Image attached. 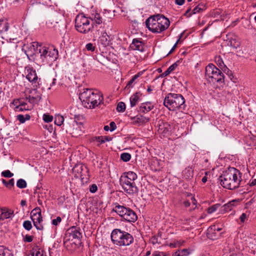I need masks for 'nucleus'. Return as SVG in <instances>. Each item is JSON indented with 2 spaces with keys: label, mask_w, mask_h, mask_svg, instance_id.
<instances>
[{
  "label": "nucleus",
  "mask_w": 256,
  "mask_h": 256,
  "mask_svg": "<svg viewBox=\"0 0 256 256\" xmlns=\"http://www.w3.org/2000/svg\"><path fill=\"white\" fill-rule=\"evenodd\" d=\"M241 174L237 169L230 168L220 177V184L224 188L229 190L236 188L239 187L241 182Z\"/></svg>",
  "instance_id": "f257e3e1"
},
{
  "label": "nucleus",
  "mask_w": 256,
  "mask_h": 256,
  "mask_svg": "<svg viewBox=\"0 0 256 256\" xmlns=\"http://www.w3.org/2000/svg\"><path fill=\"white\" fill-rule=\"evenodd\" d=\"M146 28L153 33H160L166 30L170 24L169 20L163 15L150 16L146 21Z\"/></svg>",
  "instance_id": "f03ea898"
},
{
  "label": "nucleus",
  "mask_w": 256,
  "mask_h": 256,
  "mask_svg": "<svg viewBox=\"0 0 256 256\" xmlns=\"http://www.w3.org/2000/svg\"><path fill=\"white\" fill-rule=\"evenodd\" d=\"M79 98L84 106L87 108H94L100 104L103 100L100 93H94L92 90H86L80 94Z\"/></svg>",
  "instance_id": "7ed1b4c3"
},
{
  "label": "nucleus",
  "mask_w": 256,
  "mask_h": 256,
  "mask_svg": "<svg viewBox=\"0 0 256 256\" xmlns=\"http://www.w3.org/2000/svg\"><path fill=\"white\" fill-rule=\"evenodd\" d=\"M164 105L172 111L176 109L184 110L186 107L185 100L180 94L169 93L164 100Z\"/></svg>",
  "instance_id": "20e7f679"
},
{
  "label": "nucleus",
  "mask_w": 256,
  "mask_h": 256,
  "mask_svg": "<svg viewBox=\"0 0 256 256\" xmlns=\"http://www.w3.org/2000/svg\"><path fill=\"white\" fill-rule=\"evenodd\" d=\"M110 237L113 244L120 246H128L134 242L132 234L118 228L112 231Z\"/></svg>",
  "instance_id": "39448f33"
},
{
  "label": "nucleus",
  "mask_w": 256,
  "mask_h": 256,
  "mask_svg": "<svg viewBox=\"0 0 256 256\" xmlns=\"http://www.w3.org/2000/svg\"><path fill=\"white\" fill-rule=\"evenodd\" d=\"M205 76L206 79L211 82H224V74L212 64H208L206 67Z\"/></svg>",
  "instance_id": "423d86ee"
},
{
  "label": "nucleus",
  "mask_w": 256,
  "mask_h": 256,
  "mask_svg": "<svg viewBox=\"0 0 256 256\" xmlns=\"http://www.w3.org/2000/svg\"><path fill=\"white\" fill-rule=\"evenodd\" d=\"M75 27L80 32L86 34L91 30L93 28V24H90V20L88 17H86L84 14H80L76 16L75 19Z\"/></svg>",
  "instance_id": "0eeeda50"
},
{
  "label": "nucleus",
  "mask_w": 256,
  "mask_h": 256,
  "mask_svg": "<svg viewBox=\"0 0 256 256\" xmlns=\"http://www.w3.org/2000/svg\"><path fill=\"white\" fill-rule=\"evenodd\" d=\"M40 59L44 64H48L55 60L58 56V52L55 48L42 47L39 49Z\"/></svg>",
  "instance_id": "6e6552de"
},
{
  "label": "nucleus",
  "mask_w": 256,
  "mask_h": 256,
  "mask_svg": "<svg viewBox=\"0 0 256 256\" xmlns=\"http://www.w3.org/2000/svg\"><path fill=\"white\" fill-rule=\"evenodd\" d=\"M82 237V234L80 232V228L76 227H72L68 230L64 238V243L66 247H68L69 244H76L79 242Z\"/></svg>",
  "instance_id": "1a4fd4ad"
},
{
  "label": "nucleus",
  "mask_w": 256,
  "mask_h": 256,
  "mask_svg": "<svg viewBox=\"0 0 256 256\" xmlns=\"http://www.w3.org/2000/svg\"><path fill=\"white\" fill-rule=\"evenodd\" d=\"M114 211L124 220L128 222H134L138 219L136 212L128 208L118 205L115 207Z\"/></svg>",
  "instance_id": "9d476101"
},
{
  "label": "nucleus",
  "mask_w": 256,
  "mask_h": 256,
  "mask_svg": "<svg viewBox=\"0 0 256 256\" xmlns=\"http://www.w3.org/2000/svg\"><path fill=\"white\" fill-rule=\"evenodd\" d=\"M19 28L14 26L9 28V24L6 19H0V34L6 32L10 40H16L18 34Z\"/></svg>",
  "instance_id": "9b49d317"
},
{
  "label": "nucleus",
  "mask_w": 256,
  "mask_h": 256,
  "mask_svg": "<svg viewBox=\"0 0 256 256\" xmlns=\"http://www.w3.org/2000/svg\"><path fill=\"white\" fill-rule=\"evenodd\" d=\"M120 184L124 191L130 195L137 194L138 188L135 182L128 181V180H120Z\"/></svg>",
  "instance_id": "f8f14e48"
},
{
  "label": "nucleus",
  "mask_w": 256,
  "mask_h": 256,
  "mask_svg": "<svg viewBox=\"0 0 256 256\" xmlns=\"http://www.w3.org/2000/svg\"><path fill=\"white\" fill-rule=\"evenodd\" d=\"M222 228L216 226H211L208 228L207 236L212 240H217L221 236V233L220 232Z\"/></svg>",
  "instance_id": "ddd939ff"
},
{
  "label": "nucleus",
  "mask_w": 256,
  "mask_h": 256,
  "mask_svg": "<svg viewBox=\"0 0 256 256\" xmlns=\"http://www.w3.org/2000/svg\"><path fill=\"white\" fill-rule=\"evenodd\" d=\"M82 124L83 122H80V124H72V128H69L68 132L72 136L77 138L82 134L84 132Z\"/></svg>",
  "instance_id": "4468645a"
},
{
  "label": "nucleus",
  "mask_w": 256,
  "mask_h": 256,
  "mask_svg": "<svg viewBox=\"0 0 256 256\" xmlns=\"http://www.w3.org/2000/svg\"><path fill=\"white\" fill-rule=\"evenodd\" d=\"M72 170L77 177H80L81 178L83 179L84 178L85 173L88 172V169L85 165L78 164L74 167Z\"/></svg>",
  "instance_id": "2eb2a0df"
},
{
  "label": "nucleus",
  "mask_w": 256,
  "mask_h": 256,
  "mask_svg": "<svg viewBox=\"0 0 256 256\" xmlns=\"http://www.w3.org/2000/svg\"><path fill=\"white\" fill-rule=\"evenodd\" d=\"M133 50H137L142 52L144 50V42L138 38H134L130 46Z\"/></svg>",
  "instance_id": "dca6fc26"
},
{
  "label": "nucleus",
  "mask_w": 256,
  "mask_h": 256,
  "mask_svg": "<svg viewBox=\"0 0 256 256\" xmlns=\"http://www.w3.org/2000/svg\"><path fill=\"white\" fill-rule=\"evenodd\" d=\"M27 75L26 78L33 84L38 83V77L37 76L36 70L30 68H26Z\"/></svg>",
  "instance_id": "f3484780"
},
{
  "label": "nucleus",
  "mask_w": 256,
  "mask_h": 256,
  "mask_svg": "<svg viewBox=\"0 0 256 256\" xmlns=\"http://www.w3.org/2000/svg\"><path fill=\"white\" fill-rule=\"evenodd\" d=\"M31 219L33 222L34 226L38 230H42L43 229V226L41 224L42 221V214L30 216Z\"/></svg>",
  "instance_id": "a211bd4d"
},
{
  "label": "nucleus",
  "mask_w": 256,
  "mask_h": 256,
  "mask_svg": "<svg viewBox=\"0 0 256 256\" xmlns=\"http://www.w3.org/2000/svg\"><path fill=\"white\" fill-rule=\"evenodd\" d=\"M154 108L151 102H145L140 104L139 106L138 112L142 113H147L152 110Z\"/></svg>",
  "instance_id": "6ab92c4d"
},
{
  "label": "nucleus",
  "mask_w": 256,
  "mask_h": 256,
  "mask_svg": "<svg viewBox=\"0 0 256 256\" xmlns=\"http://www.w3.org/2000/svg\"><path fill=\"white\" fill-rule=\"evenodd\" d=\"M0 220H4L10 218L14 214V211L6 208H0Z\"/></svg>",
  "instance_id": "aec40b11"
},
{
  "label": "nucleus",
  "mask_w": 256,
  "mask_h": 256,
  "mask_svg": "<svg viewBox=\"0 0 256 256\" xmlns=\"http://www.w3.org/2000/svg\"><path fill=\"white\" fill-rule=\"evenodd\" d=\"M88 18L90 20L93 22L92 24L95 23L100 24L102 22V18L100 14L96 12L92 13Z\"/></svg>",
  "instance_id": "412c9836"
},
{
  "label": "nucleus",
  "mask_w": 256,
  "mask_h": 256,
  "mask_svg": "<svg viewBox=\"0 0 256 256\" xmlns=\"http://www.w3.org/2000/svg\"><path fill=\"white\" fill-rule=\"evenodd\" d=\"M36 94L34 96H26V98L28 100V102L32 104H38L40 100H41V96L39 92L37 91H35Z\"/></svg>",
  "instance_id": "4be33fe9"
},
{
  "label": "nucleus",
  "mask_w": 256,
  "mask_h": 256,
  "mask_svg": "<svg viewBox=\"0 0 256 256\" xmlns=\"http://www.w3.org/2000/svg\"><path fill=\"white\" fill-rule=\"evenodd\" d=\"M140 92H138L133 94L130 98V104L131 107L134 106L140 100V98L142 96Z\"/></svg>",
  "instance_id": "5701e85b"
},
{
  "label": "nucleus",
  "mask_w": 256,
  "mask_h": 256,
  "mask_svg": "<svg viewBox=\"0 0 256 256\" xmlns=\"http://www.w3.org/2000/svg\"><path fill=\"white\" fill-rule=\"evenodd\" d=\"M136 174L133 172H128L126 174V175L120 178V180H128V181L134 182L137 179Z\"/></svg>",
  "instance_id": "b1692460"
},
{
  "label": "nucleus",
  "mask_w": 256,
  "mask_h": 256,
  "mask_svg": "<svg viewBox=\"0 0 256 256\" xmlns=\"http://www.w3.org/2000/svg\"><path fill=\"white\" fill-rule=\"evenodd\" d=\"M110 37L106 32H103L102 35L99 38V42L100 44L104 47L107 46L110 42Z\"/></svg>",
  "instance_id": "393cba45"
},
{
  "label": "nucleus",
  "mask_w": 256,
  "mask_h": 256,
  "mask_svg": "<svg viewBox=\"0 0 256 256\" xmlns=\"http://www.w3.org/2000/svg\"><path fill=\"white\" fill-rule=\"evenodd\" d=\"M32 106H28L27 104H18L14 110L16 112H20L25 110H30L32 108Z\"/></svg>",
  "instance_id": "a878e982"
},
{
  "label": "nucleus",
  "mask_w": 256,
  "mask_h": 256,
  "mask_svg": "<svg viewBox=\"0 0 256 256\" xmlns=\"http://www.w3.org/2000/svg\"><path fill=\"white\" fill-rule=\"evenodd\" d=\"M206 8V4L200 3L194 8L192 10V14L199 13L204 10Z\"/></svg>",
  "instance_id": "bb28decb"
},
{
  "label": "nucleus",
  "mask_w": 256,
  "mask_h": 256,
  "mask_svg": "<svg viewBox=\"0 0 256 256\" xmlns=\"http://www.w3.org/2000/svg\"><path fill=\"white\" fill-rule=\"evenodd\" d=\"M136 122L140 124H144L148 122L150 120V118L146 117L143 116H137L134 118Z\"/></svg>",
  "instance_id": "cd10ccee"
},
{
  "label": "nucleus",
  "mask_w": 256,
  "mask_h": 256,
  "mask_svg": "<svg viewBox=\"0 0 256 256\" xmlns=\"http://www.w3.org/2000/svg\"><path fill=\"white\" fill-rule=\"evenodd\" d=\"M142 74V72H139L134 76L131 80L128 82V84L125 87V89L130 88H132L133 86L132 84L135 82V80L139 78L141 74Z\"/></svg>",
  "instance_id": "c85d7f7f"
},
{
  "label": "nucleus",
  "mask_w": 256,
  "mask_h": 256,
  "mask_svg": "<svg viewBox=\"0 0 256 256\" xmlns=\"http://www.w3.org/2000/svg\"><path fill=\"white\" fill-rule=\"evenodd\" d=\"M238 202V201L236 200H232L227 204L224 205V210L226 212H228L232 210V208L236 206V204Z\"/></svg>",
  "instance_id": "c756f323"
},
{
  "label": "nucleus",
  "mask_w": 256,
  "mask_h": 256,
  "mask_svg": "<svg viewBox=\"0 0 256 256\" xmlns=\"http://www.w3.org/2000/svg\"><path fill=\"white\" fill-rule=\"evenodd\" d=\"M28 256H44L43 250L38 248H34Z\"/></svg>",
  "instance_id": "7c9ffc66"
},
{
  "label": "nucleus",
  "mask_w": 256,
  "mask_h": 256,
  "mask_svg": "<svg viewBox=\"0 0 256 256\" xmlns=\"http://www.w3.org/2000/svg\"><path fill=\"white\" fill-rule=\"evenodd\" d=\"M178 62H174L170 66H169V68L162 74V76H168L171 72L174 71L178 66Z\"/></svg>",
  "instance_id": "2f4dec72"
},
{
  "label": "nucleus",
  "mask_w": 256,
  "mask_h": 256,
  "mask_svg": "<svg viewBox=\"0 0 256 256\" xmlns=\"http://www.w3.org/2000/svg\"><path fill=\"white\" fill-rule=\"evenodd\" d=\"M16 117V120L22 124L25 122L26 120H30V116L28 114H26L25 115L18 114Z\"/></svg>",
  "instance_id": "473e14b6"
},
{
  "label": "nucleus",
  "mask_w": 256,
  "mask_h": 256,
  "mask_svg": "<svg viewBox=\"0 0 256 256\" xmlns=\"http://www.w3.org/2000/svg\"><path fill=\"white\" fill-rule=\"evenodd\" d=\"M0 256H13V254L3 246H0Z\"/></svg>",
  "instance_id": "72a5a7b5"
},
{
  "label": "nucleus",
  "mask_w": 256,
  "mask_h": 256,
  "mask_svg": "<svg viewBox=\"0 0 256 256\" xmlns=\"http://www.w3.org/2000/svg\"><path fill=\"white\" fill-rule=\"evenodd\" d=\"M229 44L234 48H237L240 46V42L235 38H232L229 40Z\"/></svg>",
  "instance_id": "f704fd0d"
},
{
  "label": "nucleus",
  "mask_w": 256,
  "mask_h": 256,
  "mask_svg": "<svg viewBox=\"0 0 256 256\" xmlns=\"http://www.w3.org/2000/svg\"><path fill=\"white\" fill-rule=\"evenodd\" d=\"M2 184L8 188H10L14 186V178H12L9 180L8 182H6L4 179H2Z\"/></svg>",
  "instance_id": "c9c22d12"
},
{
  "label": "nucleus",
  "mask_w": 256,
  "mask_h": 256,
  "mask_svg": "<svg viewBox=\"0 0 256 256\" xmlns=\"http://www.w3.org/2000/svg\"><path fill=\"white\" fill-rule=\"evenodd\" d=\"M16 186L20 188H24L26 187L27 184L25 180L20 178L16 182Z\"/></svg>",
  "instance_id": "e433bc0d"
},
{
  "label": "nucleus",
  "mask_w": 256,
  "mask_h": 256,
  "mask_svg": "<svg viewBox=\"0 0 256 256\" xmlns=\"http://www.w3.org/2000/svg\"><path fill=\"white\" fill-rule=\"evenodd\" d=\"M64 121V117L62 116L58 115L55 118L54 123L57 126H60L63 124Z\"/></svg>",
  "instance_id": "4c0bfd02"
},
{
  "label": "nucleus",
  "mask_w": 256,
  "mask_h": 256,
  "mask_svg": "<svg viewBox=\"0 0 256 256\" xmlns=\"http://www.w3.org/2000/svg\"><path fill=\"white\" fill-rule=\"evenodd\" d=\"M120 158L125 162L129 161L131 158V155L128 152L122 153L120 155Z\"/></svg>",
  "instance_id": "58836bf2"
},
{
  "label": "nucleus",
  "mask_w": 256,
  "mask_h": 256,
  "mask_svg": "<svg viewBox=\"0 0 256 256\" xmlns=\"http://www.w3.org/2000/svg\"><path fill=\"white\" fill-rule=\"evenodd\" d=\"M126 110V104L124 102L118 103L116 107V110L118 112H124Z\"/></svg>",
  "instance_id": "ea45409f"
},
{
  "label": "nucleus",
  "mask_w": 256,
  "mask_h": 256,
  "mask_svg": "<svg viewBox=\"0 0 256 256\" xmlns=\"http://www.w3.org/2000/svg\"><path fill=\"white\" fill-rule=\"evenodd\" d=\"M220 206V204H216L212 205V206L209 207L208 208L207 212L208 214H212L216 211V210L218 209V208Z\"/></svg>",
  "instance_id": "a19ab883"
},
{
  "label": "nucleus",
  "mask_w": 256,
  "mask_h": 256,
  "mask_svg": "<svg viewBox=\"0 0 256 256\" xmlns=\"http://www.w3.org/2000/svg\"><path fill=\"white\" fill-rule=\"evenodd\" d=\"M24 228L27 230H30L32 228V222L30 220H25L23 222Z\"/></svg>",
  "instance_id": "79ce46f5"
},
{
  "label": "nucleus",
  "mask_w": 256,
  "mask_h": 256,
  "mask_svg": "<svg viewBox=\"0 0 256 256\" xmlns=\"http://www.w3.org/2000/svg\"><path fill=\"white\" fill-rule=\"evenodd\" d=\"M2 176L4 178H11L14 176V174L9 170H6L2 172Z\"/></svg>",
  "instance_id": "37998d69"
},
{
  "label": "nucleus",
  "mask_w": 256,
  "mask_h": 256,
  "mask_svg": "<svg viewBox=\"0 0 256 256\" xmlns=\"http://www.w3.org/2000/svg\"><path fill=\"white\" fill-rule=\"evenodd\" d=\"M43 120L46 122H50L53 120V116L48 114H44L43 115Z\"/></svg>",
  "instance_id": "c03bdc74"
},
{
  "label": "nucleus",
  "mask_w": 256,
  "mask_h": 256,
  "mask_svg": "<svg viewBox=\"0 0 256 256\" xmlns=\"http://www.w3.org/2000/svg\"><path fill=\"white\" fill-rule=\"evenodd\" d=\"M215 61L218 66L222 68V66H224V63L222 58L220 56L216 57L215 58Z\"/></svg>",
  "instance_id": "a18cd8bd"
},
{
  "label": "nucleus",
  "mask_w": 256,
  "mask_h": 256,
  "mask_svg": "<svg viewBox=\"0 0 256 256\" xmlns=\"http://www.w3.org/2000/svg\"><path fill=\"white\" fill-rule=\"evenodd\" d=\"M41 214V210L40 208L36 207L32 210L30 212V216H33Z\"/></svg>",
  "instance_id": "49530a36"
},
{
  "label": "nucleus",
  "mask_w": 256,
  "mask_h": 256,
  "mask_svg": "<svg viewBox=\"0 0 256 256\" xmlns=\"http://www.w3.org/2000/svg\"><path fill=\"white\" fill-rule=\"evenodd\" d=\"M86 48L88 51L94 52L96 47L92 43H88L86 45Z\"/></svg>",
  "instance_id": "de8ad7c7"
},
{
  "label": "nucleus",
  "mask_w": 256,
  "mask_h": 256,
  "mask_svg": "<svg viewBox=\"0 0 256 256\" xmlns=\"http://www.w3.org/2000/svg\"><path fill=\"white\" fill-rule=\"evenodd\" d=\"M84 120V118L82 116H75L74 120L72 121V124H75V123L80 124V122H82Z\"/></svg>",
  "instance_id": "09e8293b"
},
{
  "label": "nucleus",
  "mask_w": 256,
  "mask_h": 256,
  "mask_svg": "<svg viewBox=\"0 0 256 256\" xmlns=\"http://www.w3.org/2000/svg\"><path fill=\"white\" fill-rule=\"evenodd\" d=\"M33 240V236L26 234L24 238V241L27 242H32Z\"/></svg>",
  "instance_id": "8fccbe9b"
},
{
  "label": "nucleus",
  "mask_w": 256,
  "mask_h": 256,
  "mask_svg": "<svg viewBox=\"0 0 256 256\" xmlns=\"http://www.w3.org/2000/svg\"><path fill=\"white\" fill-rule=\"evenodd\" d=\"M62 220V218L60 216H58L56 219H54L52 220V224L54 226H57Z\"/></svg>",
  "instance_id": "3c124183"
},
{
  "label": "nucleus",
  "mask_w": 256,
  "mask_h": 256,
  "mask_svg": "<svg viewBox=\"0 0 256 256\" xmlns=\"http://www.w3.org/2000/svg\"><path fill=\"white\" fill-rule=\"evenodd\" d=\"M97 190H98V187L96 186V184H93L90 186V191L91 192L94 193V192H96L97 191Z\"/></svg>",
  "instance_id": "603ef678"
},
{
  "label": "nucleus",
  "mask_w": 256,
  "mask_h": 256,
  "mask_svg": "<svg viewBox=\"0 0 256 256\" xmlns=\"http://www.w3.org/2000/svg\"><path fill=\"white\" fill-rule=\"evenodd\" d=\"M96 140L97 142H99L100 144H103L104 142V136H100L96 138Z\"/></svg>",
  "instance_id": "864d4df0"
},
{
  "label": "nucleus",
  "mask_w": 256,
  "mask_h": 256,
  "mask_svg": "<svg viewBox=\"0 0 256 256\" xmlns=\"http://www.w3.org/2000/svg\"><path fill=\"white\" fill-rule=\"evenodd\" d=\"M110 130L111 132L115 130L116 128V126L114 122H110Z\"/></svg>",
  "instance_id": "5fc2aeb1"
},
{
  "label": "nucleus",
  "mask_w": 256,
  "mask_h": 256,
  "mask_svg": "<svg viewBox=\"0 0 256 256\" xmlns=\"http://www.w3.org/2000/svg\"><path fill=\"white\" fill-rule=\"evenodd\" d=\"M240 220L242 222H244L246 219H247L246 214L244 213H242L240 216Z\"/></svg>",
  "instance_id": "6e6d98bb"
},
{
  "label": "nucleus",
  "mask_w": 256,
  "mask_h": 256,
  "mask_svg": "<svg viewBox=\"0 0 256 256\" xmlns=\"http://www.w3.org/2000/svg\"><path fill=\"white\" fill-rule=\"evenodd\" d=\"M170 246L172 248H176V247L180 246V244L178 242H176L171 243L170 244Z\"/></svg>",
  "instance_id": "4d7b16f0"
},
{
  "label": "nucleus",
  "mask_w": 256,
  "mask_h": 256,
  "mask_svg": "<svg viewBox=\"0 0 256 256\" xmlns=\"http://www.w3.org/2000/svg\"><path fill=\"white\" fill-rule=\"evenodd\" d=\"M180 42V40H178L176 44H174V46L172 48L171 50L169 52V54L172 52L176 48L178 44Z\"/></svg>",
  "instance_id": "13d9d810"
},
{
  "label": "nucleus",
  "mask_w": 256,
  "mask_h": 256,
  "mask_svg": "<svg viewBox=\"0 0 256 256\" xmlns=\"http://www.w3.org/2000/svg\"><path fill=\"white\" fill-rule=\"evenodd\" d=\"M191 10V8H189L188 9V10L186 12L184 13V15L185 16H186L188 17H190L192 14V12L189 14H188V13L190 12Z\"/></svg>",
  "instance_id": "bf43d9fd"
},
{
  "label": "nucleus",
  "mask_w": 256,
  "mask_h": 256,
  "mask_svg": "<svg viewBox=\"0 0 256 256\" xmlns=\"http://www.w3.org/2000/svg\"><path fill=\"white\" fill-rule=\"evenodd\" d=\"M184 1L185 0H176L175 2L179 6H182V4H184Z\"/></svg>",
  "instance_id": "052dcab7"
},
{
  "label": "nucleus",
  "mask_w": 256,
  "mask_h": 256,
  "mask_svg": "<svg viewBox=\"0 0 256 256\" xmlns=\"http://www.w3.org/2000/svg\"><path fill=\"white\" fill-rule=\"evenodd\" d=\"M104 142H110L112 140V138L108 136H104Z\"/></svg>",
  "instance_id": "680f3d73"
},
{
  "label": "nucleus",
  "mask_w": 256,
  "mask_h": 256,
  "mask_svg": "<svg viewBox=\"0 0 256 256\" xmlns=\"http://www.w3.org/2000/svg\"><path fill=\"white\" fill-rule=\"evenodd\" d=\"M183 204L186 208H188L190 206V202L189 200H185Z\"/></svg>",
  "instance_id": "e2e57ef3"
},
{
  "label": "nucleus",
  "mask_w": 256,
  "mask_h": 256,
  "mask_svg": "<svg viewBox=\"0 0 256 256\" xmlns=\"http://www.w3.org/2000/svg\"><path fill=\"white\" fill-rule=\"evenodd\" d=\"M250 186H254L256 185V179L252 180L250 183Z\"/></svg>",
  "instance_id": "0e129e2a"
},
{
  "label": "nucleus",
  "mask_w": 256,
  "mask_h": 256,
  "mask_svg": "<svg viewBox=\"0 0 256 256\" xmlns=\"http://www.w3.org/2000/svg\"><path fill=\"white\" fill-rule=\"evenodd\" d=\"M20 100H14L13 104L14 105H16V106L20 104Z\"/></svg>",
  "instance_id": "69168bd1"
},
{
  "label": "nucleus",
  "mask_w": 256,
  "mask_h": 256,
  "mask_svg": "<svg viewBox=\"0 0 256 256\" xmlns=\"http://www.w3.org/2000/svg\"><path fill=\"white\" fill-rule=\"evenodd\" d=\"M191 200L194 205L196 204V200L194 196L191 197Z\"/></svg>",
  "instance_id": "338daca9"
},
{
  "label": "nucleus",
  "mask_w": 256,
  "mask_h": 256,
  "mask_svg": "<svg viewBox=\"0 0 256 256\" xmlns=\"http://www.w3.org/2000/svg\"><path fill=\"white\" fill-rule=\"evenodd\" d=\"M26 200H22L20 202V204L22 206H24L26 205Z\"/></svg>",
  "instance_id": "774afa93"
}]
</instances>
